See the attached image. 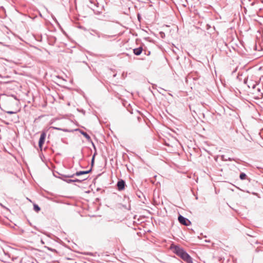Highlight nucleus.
<instances>
[{
	"instance_id": "obj_1",
	"label": "nucleus",
	"mask_w": 263,
	"mask_h": 263,
	"mask_svg": "<svg viewBox=\"0 0 263 263\" xmlns=\"http://www.w3.org/2000/svg\"><path fill=\"white\" fill-rule=\"evenodd\" d=\"M172 251L187 263H192V260L190 255L183 249L177 246H172Z\"/></svg>"
},
{
	"instance_id": "obj_2",
	"label": "nucleus",
	"mask_w": 263,
	"mask_h": 263,
	"mask_svg": "<svg viewBox=\"0 0 263 263\" xmlns=\"http://www.w3.org/2000/svg\"><path fill=\"white\" fill-rule=\"evenodd\" d=\"M91 172V168H90L88 171H81L77 172L75 174H71V175H63L64 177H67L68 178H73L74 176H79L83 175H85L89 174Z\"/></svg>"
},
{
	"instance_id": "obj_3",
	"label": "nucleus",
	"mask_w": 263,
	"mask_h": 263,
	"mask_svg": "<svg viewBox=\"0 0 263 263\" xmlns=\"http://www.w3.org/2000/svg\"><path fill=\"white\" fill-rule=\"evenodd\" d=\"M46 137V132H42V133L41 134L40 138L39 139V146L41 150H42L43 148V146L45 142Z\"/></svg>"
},
{
	"instance_id": "obj_4",
	"label": "nucleus",
	"mask_w": 263,
	"mask_h": 263,
	"mask_svg": "<svg viewBox=\"0 0 263 263\" xmlns=\"http://www.w3.org/2000/svg\"><path fill=\"white\" fill-rule=\"evenodd\" d=\"M252 93L253 95L254 98L256 99H260L263 97V93L259 88H258L257 90H254Z\"/></svg>"
},
{
	"instance_id": "obj_5",
	"label": "nucleus",
	"mask_w": 263,
	"mask_h": 263,
	"mask_svg": "<svg viewBox=\"0 0 263 263\" xmlns=\"http://www.w3.org/2000/svg\"><path fill=\"white\" fill-rule=\"evenodd\" d=\"M87 179V178H83L82 179H65L64 178H61V179L64 180V181L68 183H72V182H79V183H81L83 181Z\"/></svg>"
},
{
	"instance_id": "obj_6",
	"label": "nucleus",
	"mask_w": 263,
	"mask_h": 263,
	"mask_svg": "<svg viewBox=\"0 0 263 263\" xmlns=\"http://www.w3.org/2000/svg\"><path fill=\"white\" fill-rule=\"evenodd\" d=\"M178 220L179 222L184 226H189L191 223L190 221L186 218H184L181 215L178 217Z\"/></svg>"
},
{
	"instance_id": "obj_7",
	"label": "nucleus",
	"mask_w": 263,
	"mask_h": 263,
	"mask_svg": "<svg viewBox=\"0 0 263 263\" xmlns=\"http://www.w3.org/2000/svg\"><path fill=\"white\" fill-rule=\"evenodd\" d=\"M117 186L119 191H122L125 189V182L123 180L120 179L117 182Z\"/></svg>"
},
{
	"instance_id": "obj_8",
	"label": "nucleus",
	"mask_w": 263,
	"mask_h": 263,
	"mask_svg": "<svg viewBox=\"0 0 263 263\" xmlns=\"http://www.w3.org/2000/svg\"><path fill=\"white\" fill-rule=\"evenodd\" d=\"M80 130V133L84 137H85V138L88 140V141H91V138H90V136L87 133H86V132H84L83 130Z\"/></svg>"
},
{
	"instance_id": "obj_9",
	"label": "nucleus",
	"mask_w": 263,
	"mask_h": 263,
	"mask_svg": "<svg viewBox=\"0 0 263 263\" xmlns=\"http://www.w3.org/2000/svg\"><path fill=\"white\" fill-rule=\"evenodd\" d=\"M142 50H143L142 47H140L139 48L134 49V53L136 55H140L141 53V52L142 51Z\"/></svg>"
},
{
	"instance_id": "obj_10",
	"label": "nucleus",
	"mask_w": 263,
	"mask_h": 263,
	"mask_svg": "<svg viewBox=\"0 0 263 263\" xmlns=\"http://www.w3.org/2000/svg\"><path fill=\"white\" fill-rule=\"evenodd\" d=\"M239 177L241 180H245L248 179L247 175L243 173H242L240 174Z\"/></svg>"
},
{
	"instance_id": "obj_11",
	"label": "nucleus",
	"mask_w": 263,
	"mask_h": 263,
	"mask_svg": "<svg viewBox=\"0 0 263 263\" xmlns=\"http://www.w3.org/2000/svg\"><path fill=\"white\" fill-rule=\"evenodd\" d=\"M33 210L35 212H39L41 210V208H40V206L37 204H33Z\"/></svg>"
},
{
	"instance_id": "obj_12",
	"label": "nucleus",
	"mask_w": 263,
	"mask_h": 263,
	"mask_svg": "<svg viewBox=\"0 0 263 263\" xmlns=\"http://www.w3.org/2000/svg\"><path fill=\"white\" fill-rule=\"evenodd\" d=\"M96 155V152H95L93 154V155L92 156V159H91V168L92 169L93 165H94V163H95V156Z\"/></svg>"
},
{
	"instance_id": "obj_13",
	"label": "nucleus",
	"mask_w": 263,
	"mask_h": 263,
	"mask_svg": "<svg viewBox=\"0 0 263 263\" xmlns=\"http://www.w3.org/2000/svg\"><path fill=\"white\" fill-rule=\"evenodd\" d=\"M57 174H58V175H59L60 176H58V175H55V174L54 173H53V175H54L55 177H57V178H60V179H61V178H64V179L66 178V177H64V176H63V174H60V173H58V172H57Z\"/></svg>"
},
{
	"instance_id": "obj_14",
	"label": "nucleus",
	"mask_w": 263,
	"mask_h": 263,
	"mask_svg": "<svg viewBox=\"0 0 263 263\" xmlns=\"http://www.w3.org/2000/svg\"><path fill=\"white\" fill-rule=\"evenodd\" d=\"M114 35H106V34H104L102 36L103 37L105 38V39H107V38H109L110 37H113Z\"/></svg>"
},
{
	"instance_id": "obj_15",
	"label": "nucleus",
	"mask_w": 263,
	"mask_h": 263,
	"mask_svg": "<svg viewBox=\"0 0 263 263\" xmlns=\"http://www.w3.org/2000/svg\"><path fill=\"white\" fill-rule=\"evenodd\" d=\"M54 129H55L57 130H63V131H65V132H66L67 130L66 129H63L61 128H59V127H53Z\"/></svg>"
},
{
	"instance_id": "obj_16",
	"label": "nucleus",
	"mask_w": 263,
	"mask_h": 263,
	"mask_svg": "<svg viewBox=\"0 0 263 263\" xmlns=\"http://www.w3.org/2000/svg\"><path fill=\"white\" fill-rule=\"evenodd\" d=\"M6 112L8 114H16V111H6Z\"/></svg>"
},
{
	"instance_id": "obj_17",
	"label": "nucleus",
	"mask_w": 263,
	"mask_h": 263,
	"mask_svg": "<svg viewBox=\"0 0 263 263\" xmlns=\"http://www.w3.org/2000/svg\"><path fill=\"white\" fill-rule=\"evenodd\" d=\"M91 142H92V144L93 147L96 149V147H95V145L94 143L92 141H91Z\"/></svg>"
},
{
	"instance_id": "obj_18",
	"label": "nucleus",
	"mask_w": 263,
	"mask_h": 263,
	"mask_svg": "<svg viewBox=\"0 0 263 263\" xmlns=\"http://www.w3.org/2000/svg\"><path fill=\"white\" fill-rule=\"evenodd\" d=\"M32 233L34 234H36V233L34 232H31Z\"/></svg>"
},
{
	"instance_id": "obj_19",
	"label": "nucleus",
	"mask_w": 263,
	"mask_h": 263,
	"mask_svg": "<svg viewBox=\"0 0 263 263\" xmlns=\"http://www.w3.org/2000/svg\"><path fill=\"white\" fill-rule=\"evenodd\" d=\"M252 87H253V89H254L255 88V85H254Z\"/></svg>"
}]
</instances>
